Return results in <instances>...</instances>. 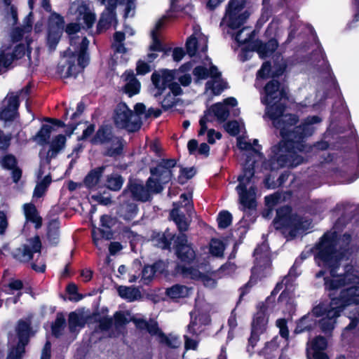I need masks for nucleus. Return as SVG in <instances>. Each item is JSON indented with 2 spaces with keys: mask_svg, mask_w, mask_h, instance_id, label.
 Masks as SVG:
<instances>
[{
  "mask_svg": "<svg viewBox=\"0 0 359 359\" xmlns=\"http://www.w3.org/2000/svg\"><path fill=\"white\" fill-rule=\"evenodd\" d=\"M273 126L280 130L281 140L271 148L267 161H264V168L277 170L282 168H294L302 164L305 159L298 152H309L311 147L306 140L311 136L315 128L313 124L322 119L318 116H309L299 126V117L296 114L281 113L268 116Z\"/></svg>",
  "mask_w": 359,
  "mask_h": 359,
  "instance_id": "nucleus-1",
  "label": "nucleus"
},
{
  "mask_svg": "<svg viewBox=\"0 0 359 359\" xmlns=\"http://www.w3.org/2000/svg\"><path fill=\"white\" fill-rule=\"evenodd\" d=\"M338 239L336 231H327L314 247V260L316 264L322 269H328L331 276H335L336 270L339 269L341 262L346 260V250L337 248Z\"/></svg>",
  "mask_w": 359,
  "mask_h": 359,
  "instance_id": "nucleus-2",
  "label": "nucleus"
},
{
  "mask_svg": "<svg viewBox=\"0 0 359 359\" xmlns=\"http://www.w3.org/2000/svg\"><path fill=\"white\" fill-rule=\"evenodd\" d=\"M286 70L285 65H278L272 69L271 79L264 87V96L262 102L266 105V115L274 116L285 113L286 102L289 99L287 87L278 79L283 75Z\"/></svg>",
  "mask_w": 359,
  "mask_h": 359,
  "instance_id": "nucleus-3",
  "label": "nucleus"
},
{
  "mask_svg": "<svg viewBox=\"0 0 359 359\" xmlns=\"http://www.w3.org/2000/svg\"><path fill=\"white\" fill-rule=\"evenodd\" d=\"M330 304L326 316L317 320V326L325 333H330L334 328L337 318L344 310L351 305H359V286H351L342 289L339 295L329 294Z\"/></svg>",
  "mask_w": 359,
  "mask_h": 359,
  "instance_id": "nucleus-4",
  "label": "nucleus"
},
{
  "mask_svg": "<svg viewBox=\"0 0 359 359\" xmlns=\"http://www.w3.org/2000/svg\"><path fill=\"white\" fill-rule=\"evenodd\" d=\"M255 257L254 265L250 272L249 280L240 288V296L238 302L242 298L249 293L250 290L257 283L259 280L267 277L271 272L272 261L271 257L270 248L267 241H263L258 244L253 252Z\"/></svg>",
  "mask_w": 359,
  "mask_h": 359,
  "instance_id": "nucleus-5",
  "label": "nucleus"
},
{
  "mask_svg": "<svg viewBox=\"0 0 359 359\" xmlns=\"http://www.w3.org/2000/svg\"><path fill=\"white\" fill-rule=\"evenodd\" d=\"M74 36L70 38V46L65 53L64 57L67 58V65H62L60 72L63 77L76 76L87 65L88 57L86 51L88 48L89 41L86 37L81 39L79 46Z\"/></svg>",
  "mask_w": 359,
  "mask_h": 359,
  "instance_id": "nucleus-6",
  "label": "nucleus"
},
{
  "mask_svg": "<svg viewBox=\"0 0 359 359\" xmlns=\"http://www.w3.org/2000/svg\"><path fill=\"white\" fill-rule=\"evenodd\" d=\"M303 223V218L294 212L289 205L277 208L273 220V225L276 230H288L292 238L296 237L299 231L304 229Z\"/></svg>",
  "mask_w": 359,
  "mask_h": 359,
  "instance_id": "nucleus-7",
  "label": "nucleus"
},
{
  "mask_svg": "<svg viewBox=\"0 0 359 359\" xmlns=\"http://www.w3.org/2000/svg\"><path fill=\"white\" fill-rule=\"evenodd\" d=\"M237 147L239 149L246 151V158L243 164V174L238 179L245 180L250 182L254 177L255 168L258 163L264 158V156L260 151V147L254 148L250 142L245 141L244 137L238 136L237 137Z\"/></svg>",
  "mask_w": 359,
  "mask_h": 359,
  "instance_id": "nucleus-8",
  "label": "nucleus"
},
{
  "mask_svg": "<svg viewBox=\"0 0 359 359\" xmlns=\"http://www.w3.org/2000/svg\"><path fill=\"white\" fill-rule=\"evenodd\" d=\"M175 164L174 159L162 160L156 168L150 169L151 176L147 180L146 184L151 196L161 192L163 189V184L171 180V168Z\"/></svg>",
  "mask_w": 359,
  "mask_h": 359,
  "instance_id": "nucleus-9",
  "label": "nucleus"
},
{
  "mask_svg": "<svg viewBox=\"0 0 359 359\" xmlns=\"http://www.w3.org/2000/svg\"><path fill=\"white\" fill-rule=\"evenodd\" d=\"M269 315L266 312L264 304L257 306V311L253 315L250 324V335L248 339L246 351L252 355L255 353V347L260 340V336L266 332Z\"/></svg>",
  "mask_w": 359,
  "mask_h": 359,
  "instance_id": "nucleus-10",
  "label": "nucleus"
},
{
  "mask_svg": "<svg viewBox=\"0 0 359 359\" xmlns=\"http://www.w3.org/2000/svg\"><path fill=\"white\" fill-rule=\"evenodd\" d=\"M91 142L94 144H103L106 147L105 155L114 156L121 154L123 149L121 140L114 136L111 128L102 126L92 138Z\"/></svg>",
  "mask_w": 359,
  "mask_h": 359,
  "instance_id": "nucleus-11",
  "label": "nucleus"
},
{
  "mask_svg": "<svg viewBox=\"0 0 359 359\" xmlns=\"http://www.w3.org/2000/svg\"><path fill=\"white\" fill-rule=\"evenodd\" d=\"M246 0H230L226 8V26L230 29L235 30L240 29L246 22L250 16V13L245 11L240 13L245 7Z\"/></svg>",
  "mask_w": 359,
  "mask_h": 359,
  "instance_id": "nucleus-12",
  "label": "nucleus"
},
{
  "mask_svg": "<svg viewBox=\"0 0 359 359\" xmlns=\"http://www.w3.org/2000/svg\"><path fill=\"white\" fill-rule=\"evenodd\" d=\"M114 120L118 128H125L130 132L138 130L142 125L138 114H133V111L125 103H119L116 106Z\"/></svg>",
  "mask_w": 359,
  "mask_h": 359,
  "instance_id": "nucleus-13",
  "label": "nucleus"
},
{
  "mask_svg": "<svg viewBox=\"0 0 359 359\" xmlns=\"http://www.w3.org/2000/svg\"><path fill=\"white\" fill-rule=\"evenodd\" d=\"M182 201L180 203H175L173 209L170 215L171 219L175 222L180 231H186L189 229V222L185 217L182 209H184L187 215L191 217L193 212V205L191 203L192 196L191 194H183L180 196Z\"/></svg>",
  "mask_w": 359,
  "mask_h": 359,
  "instance_id": "nucleus-14",
  "label": "nucleus"
},
{
  "mask_svg": "<svg viewBox=\"0 0 359 359\" xmlns=\"http://www.w3.org/2000/svg\"><path fill=\"white\" fill-rule=\"evenodd\" d=\"M69 13L75 16L76 21L83 25V29L91 28L96 20V15L91 10L90 4L83 0L73 1L70 5Z\"/></svg>",
  "mask_w": 359,
  "mask_h": 359,
  "instance_id": "nucleus-15",
  "label": "nucleus"
},
{
  "mask_svg": "<svg viewBox=\"0 0 359 359\" xmlns=\"http://www.w3.org/2000/svg\"><path fill=\"white\" fill-rule=\"evenodd\" d=\"M41 242L38 236L28 239L25 243L22 244L12 252L13 258L20 262H28L31 261L34 255H37V261L41 257Z\"/></svg>",
  "mask_w": 359,
  "mask_h": 359,
  "instance_id": "nucleus-16",
  "label": "nucleus"
},
{
  "mask_svg": "<svg viewBox=\"0 0 359 359\" xmlns=\"http://www.w3.org/2000/svg\"><path fill=\"white\" fill-rule=\"evenodd\" d=\"M250 27H243L236 33H231L228 31V34L234 36L235 41L238 43V46L245 45L241 48L238 53V58L241 62H245L249 60L252 57V53L255 51V45L253 39L255 36V31H251L246 34V37L242 38V34L247 30H249Z\"/></svg>",
  "mask_w": 359,
  "mask_h": 359,
  "instance_id": "nucleus-17",
  "label": "nucleus"
},
{
  "mask_svg": "<svg viewBox=\"0 0 359 359\" xmlns=\"http://www.w3.org/2000/svg\"><path fill=\"white\" fill-rule=\"evenodd\" d=\"M239 183L237 186L240 196L241 204L243 205L244 211V218L253 222L257 215V202L254 197L248 191L247 185L250 182L238 179Z\"/></svg>",
  "mask_w": 359,
  "mask_h": 359,
  "instance_id": "nucleus-18",
  "label": "nucleus"
},
{
  "mask_svg": "<svg viewBox=\"0 0 359 359\" xmlns=\"http://www.w3.org/2000/svg\"><path fill=\"white\" fill-rule=\"evenodd\" d=\"M18 341L8 353L6 359H21L25 353V346L28 343L29 325L27 323L20 321L16 329Z\"/></svg>",
  "mask_w": 359,
  "mask_h": 359,
  "instance_id": "nucleus-19",
  "label": "nucleus"
},
{
  "mask_svg": "<svg viewBox=\"0 0 359 359\" xmlns=\"http://www.w3.org/2000/svg\"><path fill=\"white\" fill-rule=\"evenodd\" d=\"M175 249L177 258L184 263H191L196 259V252L185 234L181 233L175 239Z\"/></svg>",
  "mask_w": 359,
  "mask_h": 359,
  "instance_id": "nucleus-20",
  "label": "nucleus"
},
{
  "mask_svg": "<svg viewBox=\"0 0 359 359\" xmlns=\"http://www.w3.org/2000/svg\"><path fill=\"white\" fill-rule=\"evenodd\" d=\"M214 121L219 123H224V105L222 103L219 102L212 105L205 112V114L199 121L201 128L198 131V135H205L208 129L207 123Z\"/></svg>",
  "mask_w": 359,
  "mask_h": 359,
  "instance_id": "nucleus-21",
  "label": "nucleus"
},
{
  "mask_svg": "<svg viewBox=\"0 0 359 359\" xmlns=\"http://www.w3.org/2000/svg\"><path fill=\"white\" fill-rule=\"evenodd\" d=\"M18 93H11L7 95L4 100V107L0 111V119L5 122L13 121L18 116L19 105Z\"/></svg>",
  "mask_w": 359,
  "mask_h": 359,
  "instance_id": "nucleus-22",
  "label": "nucleus"
},
{
  "mask_svg": "<svg viewBox=\"0 0 359 359\" xmlns=\"http://www.w3.org/2000/svg\"><path fill=\"white\" fill-rule=\"evenodd\" d=\"M328 341L326 337L318 335L315 337L310 342L309 348H306L308 358L311 359H329L328 355L325 352L327 349Z\"/></svg>",
  "mask_w": 359,
  "mask_h": 359,
  "instance_id": "nucleus-23",
  "label": "nucleus"
},
{
  "mask_svg": "<svg viewBox=\"0 0 359 359\" xmlns=\"http://www.w3.org/2000/svg\"><path fill=\"white\" fill-rule=\"evenodd\" d=\"M175 79L174 72L171 70L163 69L154 72L151 75V81L157 90L154 94L157 97L162 94L163 90L168 86V84Z\"/></svg>",
  "mask_w": 359,
  "mask_h": 359,
  "instance_id": "nucleus-24",
  "label": "nucleus"
},
{
  "mask_svg": "<svg viewBox=\"0 0 359 359\" xmlns=\"http://www.w3.org/2000/svg\"><path fill=\"white\" fill-rule=\"evenodd\" d=\"M255 45V52L259 54L262 59L270 57L278 48V42L275 38L270 39L266 42H263L259 39L254 41Z\"/></svg>",
  "mask_w": 359,
  "mask_h": 359,
  "instance_id": "nucleus-25",
  "label": "nucleus"
},
{
  "mask_svg": "<svg viewBox=\"0 0 359 359\" xmlns=\"http://www.w3.org/2000/svg\"><path fill=\"white\" fill-rule=\"evenodd\" d=\"M124 193H128L137 201L146 202L151 199V195L147 187L138 182L130 183L127 190Z\"/></svg>",
  "mask_w": 359,
  "mask_h": 359,
  "instance_id": "nucleus-26",
  "label": "nucleus"
},
{
  "mask_svg": "<svg viewBox=\"0 0 359 359\" xmlns=\"http://www.w3.org/2000/svg\"><path fill=\"white\" fill-rule=\"evenodd\" d=\"M186 46L187 53L190 56H194L196 54L197 51H206L207 39L200 34L196 37L194 34L188 39Z\"/></svg>",
  "mask_w": 359,
  "mask_h": 359,
  "instance_id": "nucleus-27",
  "label": "nucleus"
},
{
  "mask_svg": "<svg viewBox=\"0 0 359 359\" xmlns=\"http://www.w3.org/2000/svg\"><path fill=\"white\" fill-rule=\"evenodd\" d=\"M316 327L317 319L311 316V313H307L297 321L294 332L301 334L305 332H311Z\"/></svg>",
  "mask_w": 359,
  "mask_h": 359,
  "instance_id": "nucleus-28",
  "label": "nucleus"
},
{
  "mask_svg": "<svg viewBox=\"0 0 359 359\" xmlns=\"http://www.w3.org/2000/svg\"><path fill=\"white\" fill-rule=\"evenodd\" d=\"M280 353L278 337H276L270 341L266 342L264 347L258 353L259 355H263L265 359H279Z\"/></svg>",
  "mask_w": 359,
  "mask_h": 359,
  "instance_id": "nucleus-29",
  "label": "nucleus"
},
{
  "mask_svg": "<svg viewBox=\"0 0 359 359\" xmlns=\"http://www.w3.org/2000/svg\"><path fill=\"white\" fill-rule=\"evenodd\" d=\"M324 286L325 290L329 291V294L334 293L335 295L337 294V290L345 286V282L344 279H341L340 275L338 273V270H336L334 276H325L324 277Z\"/></svg>",
  "mask_w": 359,
  "mask_h": 359,
  "instance_id": "nucleus-30",
  "label": "nucleus"
},
{
  "mask_svg": "<svg viewBox=\"0 0 359 359\" xmlns=\"http://www.w3.org/2000/svg\"><path fill=\"white\" fill-rule=\"evenodd\" d=\"M92 236L93 243L99 250H102L104 247V243L107 241L111 240L113 238V234L111 230L102 229L100 228L94 227L92 231Z\"/></svg>",
  "mask_w": 359,
  "mask_h": 359,
  "instance_id": "nucleus-31",
  "label": "nucleus"
},
{
  "mask_svg": "<svg viewBox=\"0 0 359 359\" xmlns=\"http://www.w3.org/2000/svg\"><path fill=\"white\" fill-rule=\"evenodd\" d=\"M3 48H5V46H3ZM6 51V48L0 50V53L2 55L1 60H3L4 62L6 61L7 60H9V62L8 63L4 65V67H8L10 65H11L14 60L21 58L25 54V46L24 45L20 44L15 48L12 53Z\"/></svg>",
  "mask_w": 359,
  "mask_h": 359,
  "instance_id": "nucleus-32",
  "label": "nucleus"
},
{
  "mask_svg": "<svg viewBox=\"0 0 359 359\" xmlns=\"http://www.w3.org/2000/svg\"><path fill=\"white\" fill-rule=\"evenodd\" d=\"M154 337L160 344H164L171 348H177L180 347L182 344L179 337L172 334L165 335L160 328H158Z\"/></svg>",
  "mask_w": 359,
  "mask_h": 359,
  "instance_id": "nucleus-33",
  "label": "nucleus"
},
{
  "mask_svg": "<svg viewBox=\"0 0 359 359\" xmlns=\"http://www.w3.org/2000/svg\"><path fill=\"white\" fill-rule=\"evenodd\" d=\"M117 291L121 298L130 302L140 299L142 297L139 289L135 287L120 285L117 287Z\"/></svg>",
  "mask_w": 359,
  "mask_h": 359,
  "instance_id": "nucleus-34",
  "label": "nucleus"
},
{
  "mask_svg": "<svg viewBox=\"0 0 359 359\" xmlns=\"http://www.w3.org/2000/svg\"><path fill=\"white\" fill-rule=\"evenodd\" d=\"M87 319L83 313L71 312L69 315L68 325L71 332H75L83 327L86 323Z\"/></svg>",
  "mask_w": 359,
  "mask_h": 359,
  "instance_id": "nucleus-35",
  "label": "nucleus"
},
{
  "mask_svg": "<svg viewBox=\"0 0 359 359\" xmlns=\"http://www.w3.org/2000/svg\"><path fill=\"white\" fill-rule=\"evenodd\" d=\"M126 83L124 87V91L129 97H131L139 93L140 83L134 76L133 73H126L124 74Z\"/></svg>",
  "mask_w": 359,
  "mask_h": 359,
  "instance_id": "nucleus-36",
  "label": "nucleus"
},
{
  "mask_svg": "<svg viewBox=\"0 0 359 359\" xmlns=\"http://www.w3.org/2000/svg\"><path fill=\"white\" fill-rule=\"evenodd\" d=\"M66 143V137L64 135H57L50 143V149L48 152V156L54 158L64 149Z\"/></svg>",
  "mask_w": 359,
  "mask_h": 359,
  "instance_id": "nucleus-37",
  "label": "nucleus"
},
{
  "mask_svg": "<svg viewBox=\"0 0 359 359\" xmlns=\"http://www.w3.org/2000/svg\"><path fill=\"white\" fill-rule=\"evenodd\" d=\"M5 7L4 9V18L10 25H15L18 22L17 8L11 4V0H4Z\"/></svg>",
  "mask_w": 359,
  "mask_h": 359,
  "instance_id": "nucleus-38",
  "label": "nucleus"
},
{
  "mask_svg": "<svg viewBox=\"0 0 359 359\" xmlns=\"http://www.w3.org/2000/svg\"><path fill=\"white\" fill-rule=\"evenodd\" d=\"M132 321L134 322L137 327L140 330H147V332L153 337L155 336L159 328L158 323L153 320L146 321L144 319L134 318H132Z\"/></svg>",
  "mask_w": 359,
  "mask_h": 359,
  "instance_id": "nucleus-39",
  "label": "nucleus"
},
{
  "mask_svg": "<svg viewBox=\"0 0 359 359\" xmlns=\"http://www.w3.org/2000/svg\"><path fill=\"white\" fill-rule=\"evenodd\" d=\"M175 271L177 273L181 274L184 278L196 280H201L203 275L204 274V273H202L193 267H185L181 265H177Z\"/></svg>",
  "mask_w": 359,
  "mask_h": 359,
  "instance_id": "nucleus-40",
  "label": "nucleus"
},
{
  "mask_svg": "<svg viewBox=\"0 0 359 359\" xmlns=\"http://www.w3.org/2000/svg\"><path fill=\"white\" fill-rule=\"evenodd\" d=\"M53 131V127L50 125H43L40 130L33 137V140L40 145L46 144Z\"/></svg>",
  "mask_w": 359,
  "mask_h": 359,
  "instance_id": "nucleus-41",
  "label": "nucleus"
},
{
  "mask_svg": "<svg viewBox=\"0 0 359 359\" xmlns=\"http://www.w3.org/2000/svg\"><path fill=\"white\" fill-rule=\"evenodd\" d=\"M190 290L185 285H175L166 290V294L172 299L184 298L189 295Z\"/></svg>",
  "mask_w": 359,
  "mask_h": 359,
  "instance_id": "nucleus-42",
  "label": "nucleus"
},
{
  "mask_svg": "<svg viewBox=\"0 0 359 359\" xmlns=\"http://www.w3.org/2000/svg\"><path fill=\"white\" fill-rule=\"evenodd\" d=\"M24 212L27 220L35 224L36 229L41 226V218L38 215L36 207L34 205H24Z\"/></svg>",
  "mask_w": 359,
  "mask_h": 359,
  "instance_id": "nucleus-43",
  "label": "nucleus"
},
{
  "mask_svg": "<svg viewBox=\"0 0 359 359\" xmlns=\"http://www.w3.org/2000/svg\"><path fill=\"white\" fill-rule=\"evenodd\" d=\"M113 23L116 24V15L114 12H112L111 11H105L102 13L98 22L97 29L99 31L106 29Z\"/></svg>",
  "mask_w": 359,
  "mask_h": 359,
  "instance_id": "nucleus-44",
  "label": "nucleus"
},
{
  "mask_svg": "<svg viewBox=\"0 0 359 359\" xmlns=\"http://www.w3.org/2000/svg\"><path fill=\"white\" fill-rule=\"evenodd\" d=\"M278 303L284 304L289 312H293L295 310V305L294 304L292 292L288 289H285L282 291L278 298Z\"/></svg>",
  "mask_w": 359,
  "mask_h": 359,
  "instance_id": "nucleus-45",
  "label": "nucleus"
},
{
  "mask_svg": "<svg viewBox=\"0 0 359 359\" xmlns=\"http://www.w3.org/2000/svg\"><path fill=\"white\" fill-rule=\"evenodd\" d=\"M105 166H101L90 172L85 178V184L88 187H93L97 184Z\"/></svg>",
  "mask_w": 359,
  "mask_h": 359,
  "instance_id": "nucleus-46",
  "label": "nucleus"
},
{
  "mask_svg": "<svg viewBox=\"0 0 359 359\" xmlns=\"http://www.w3.org/2000/svg\"><path fill=\"white\" fill-rule=\"evenodd\" d=\"M191 69V65L189 64H186L182 65L178 70L172 71L174 72L175 79H177L180 83L184 86H189L191 82V75L189 74H184L181 75V73H183L186 71H188Z\"/></svg>",
  "mask_w": 359,
  "mask_h": 359,
  "instance_id": "nucleus-47",
  "label": "nucleus"
},
{
  "mask_svg": "<svg viewBox=\"0 0 359 359\" xmlns=\"http://www.w3.org/2000/svg\"><path fill=\"white\" fill-rule=\"evenodd\" d=\"M123 183V180L121 175L113 173L107 176L106 186L108 189L113 191L121 189Z\"/></svg>",
  "mask_w": 359,
  "mask_h": 359,
  "instance_id": "nucleus-48",
  "label": "nucleus"
},
{
  "mask_svg": "<svg viewBox=\"0 0 359 359\" xmlns=\"http://www.w3.org/2000/svg\"><path fill=\"white\" fill-rule=\"evenodd\" d=\"M137 212V205L133 203L123 204L120 210L121 216L128 221L134 219Z\"/></svg>",
  "mask_w": 359,
  "mask_h": 359,
  "instance_id": "nucleus-49",
  "label": "nucleus"
},
{
  "mask_svg": "<svg viewBox=\"0 0 359 359\" xmlns=\"http://www.w3.org/2000/svg\"><path fill=\"white\" fill-rule=\"evenodd\" d=\"M339 240H341V245H339L338 249L347 250L345 252V256L346 257V260H348L352 255V249L350 247L351 242L352 241V235L350 233L345 232L341 238L338 236Z\"/></svg>",
  "mask_w": 359,
  "mask_h": 359,
  "instance_id": "nucleus-50",
  "label": "nucleus"
},
{
  "mask_svg": "<svg viewBox=\"0 0 359 359\" xmlns=\"http://www.w3.org/2000/svg\"><path fill=\"white\" fill-rule=\"evenodd\" d=\"M224 245L222 241L213 238L210 243V252L214 257H221L223 256Z\"/></svg>",
  "mask_w": 359,
  "mask_h": 359,
  "instance_id": "nucleus-51",
  "label": "nucleus"
},
{
  "mask_svg": "<svg viewBox=\"0 0 359 359\" xmlns=\"http://www.w3.org/2000/svg\"><path fill=\"white\" fill-rule=\"evenodd\" d=\"M209 321L210 320L208 316L198 317V318H196L195 320L191 321L189 325L188 330L192 334H197L201 332V325L202 324H207Z\"/></svg>",
  "mask_w": 359,
  "mask_h": 359,
  "instance_id": "nucleus-52",
  "label": "nucleus"
},
{
  "mask_svg": "<svg viewBox=\"0 0 359 359\" xmlns=\"http://www.w3.org/2000/svg\"><path fill=\"white\" fill-rule=\"evenodd\" d=\"M51 182V179L49 175H46L41 182H38L34 191L33 196L36 198L41 197L46 189Z\"/></svg>",
  "mask_w": 359,
  "mask_h": 359,
  "instance_id": "nucleus-53",
  "label": "nucleus"
},
{
  "mask_svg": "<svg viewBox=\"0 0 359 359\" xmlns=\"http://www.w3.org/2000/svg\"><path fill=\"white\" fill-rule=\"evenodd\" d=\"M207 90H210L212 93L217 95L223 91V83L221 78L210 79L206 83Z\"/></svg>",
  "mask_w": 359,
  "mask_h": 359,
  "instance_id": "nucleus-54",
  "label": "nucleus"
},
{
  "mask_svg": "<svg viewBox=\"0 0 359 359\" xmlns=\"http://www.w3.org/2000/svg\"><path fill=\"white\" fill-rule=\"evenodd\" d=\"M163 21L159 20L155 27V29L151 31V35L152 38V43L149 46L150 50L161 51L162 50L160 41L158 39L157 31L162 27Z\"/></svg>",
  "mask_w": 359,
  "mask_h": 359,
  "instance_id": "nucleus-55",
  "label": "nucleus"
},
{
  "mask_svg": "<svg viewBox=\"0 0 359 359\" xmlns=\"http://www.w3.org/2000/svg\"><path fill=\"white\" fill-rule=\"evenodd\" d=\"M272 66L270 61H265L262 63L260 69L257 72V79H267L271 78Z\"/></svg>",
  "mask_w": 359,
  "mask_h": 359,
  "instance_id": "nucleus-56",
  "label": "nucleus"
},
{
  "mask_svg": "<svg viewBox=\"0 0 359 359\" xmlns=\"http://www.w3.org/2000/svg\"><path fill=\"white\" fill-rule=\"evenodd\" d=\"M65 325V319L62 314L58 313L55 323L52 325V333L55 337H59L62 334V332Z\"/></svg>",
  "mask_w": 359,
  "mask_h": 359,
  "instance_id": "nucleus-57",
  "label": "nucleus"
},
{
  "mask_svg": "<svg viewBox=\"0 0 359 359\" xmlns=\"http://www.w3.org/2000/svg\"><path fill=\"white\" fill-rule=\"evenodd\" d=\"M65 21L63 18L57 14L53 13L49 18V29H59L62 31L64 27Z\"/></svg>",
  "mask_w": 359,
  "mask_h": 359,
  "instance_id": "nucleus-58",
  "label": "nucleus"
},
{
  "mask_svg": "<svg viewBox=\"0 0 359 359\" xmlns=\"http://www.w3.org/2000/svg\"><path fill=\"white\" fill-rule=\"evenodd\" d=\"M339 275L341 279L344 280L345 285L359 283V276L354 273L351 266L349 269L346 270L344 273Z\"/></svg>",
  "mask_w": 359,
  "mask_h": 359,
  "instance_id": "nucleus-59",
  "label": "nucleus"
},
{
  "mask_svg": "<svg viewBox=\"0 0 359 359\" xmlns=\"http://www.w3.org/2000/svg\"><path fill=\"white\" fill-rule=\"evenodd\" d=\"M114 325L116 329L121 327L132 320L129 314L123 312H116L114 316Z\"/></svg>",
  "mask_w": 359,
  "mask_h": 359,
  "instance_id": "nucleus-60",
  "label": "nucleus"
},
{
  "mask_svg": "<svg viewBox=\"0 0 359 359\" xmlns=\"http://www.w3.org/2000/svg\"><path fill=\"white\" fill-rule=\"evenodd\" d=\"M62 31L59 29H49L48 36V43L51 49H55L57 43H58Z\"/></svg>",
  "mask_w": 359,
  "mask_h": 359,
  "instance_id": "nucleus-61",
  "label": "nucleus"
},
{
  "mask_svg": "<svg viewBox=\"0 0 359 359\" xmlns=\"http://www.w3.org/2000/svg\"><path fill=\"white\" fill-rule=\"evenodd\" d=\"M59 237V226L56 222L49 224L48 229V238L53 243H56Z\"/></svg>",
  "mask_w": 359,
  "mask_h": 359,
  "instance_id": "nucleus-62",
  "label": "nucleus"
},
{
  "mask_svg": "<svg viewBox=\"0 0 359 359\" xmlns=\"http://www.w3.org/2000/svg\"><path fill=\"white\" fill-rule=\"evenodd\" d=\"M240 131V125L236 120L226 121V133L234 137L237 136Z\"/></svg>",
  "mask_w": 359,
  "mask_h": 359,
  "instance_id": "nucleus-63",
  "label": "nucleus"
},
{
  "mask_svg": "<svg viewBox=\"0 0 359 359\" xmlns=\"http://www.w3.org/2000/svg\"><path fill=\"white\" fill-rule=\"evenodd\" d=\"M276 326L279 328V334L284 339H288L289 330L287 321L285 318H279L276 320Z\"/></svg>",
  "mask_w": 359,
  "mask_h": 359,
  "instance_id": "nucleus-64",
  "label": "nucleus"
}]
</instances>
